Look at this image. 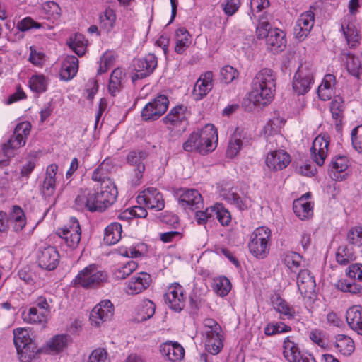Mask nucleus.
Listing matches in <instances>:
<instances>
[{
    "label": "nucleus",
    "mask_w": 362,
    "mask_h": 362,
    "mask_svg": "<svg viewBox=\"0 0 362 362\" xmlns=\"http://www.w3.org/2000/svg\"><path fill=\"white\" fill-rule=\"evenodd\" d=\"M276 78V74L272 69H260L252 79L249 100L258 107L268 105L274 97Z\"/></svg>",
    "instance_id": "nucleus-1"
},
{
    "label": "nucleus",
    "mask_w": 362,
    "mask_h": 362,
    "mask_svg": "<svg viewBox=\"0 0 362 362\" xmlns=\"http://www.w3.org/2000/svg\"><path fill=\"white\" fill-rule=\"evenodd\" d=\"M218 141V133L214 125L207 124L200 131L192 132L183 144V149L188 152L198 151L205 155L214 150Z\"/></svg>",
    "instance_id": "nucleus-2"
},
{
    "label": "nucleus",
    "mask_w": 362,
    "mask_h": 362,
    "mask_svg": "<svg viewBox=\"0 0 362 362\" xmlns=\"http://www.w3.org/2000/svg\"><path fill=\"white\" fill-rule=\"evenodd\" d=\"M92 179L100 184L96 192L99 199L98 202L104 210L115 202L117 196V189L114 182L106 176L104 163L93 171Z\"/></svg>",
    "instance_id": "nucleus-3"
},
{
    "label": "nucleus",
    "mask_w": 362,
    "mask_h": 362,
    "mask_svg": "<svg viewBox=\"0 0 362 362\" xmlns=\"http://www.w3.org/2000/svg\"><path fill=\"white\" fill-rule=\"evenodd\" d=\"M107 272L95 264H91L82 269L74 280L75 285L84 288H95L107 281Z\"/></svg>",
    "instance_id": "nucleus-4"
},
{
    "label": "nucleus",
    "mask_w": 362,
    "mask_h": 362,
    "mask_svg": "<svg viewBox=\"0 0 362 362\" xmlns=\"http://www.w3.org/2000/svg\"><path fill=\"white\" fill-rule=\"evenodd\" d=\"M13 341L21 362H30L37 352L35 343L31 339L29 332L23 328L13 331Z\"/></svg>",
    "instance_id": "nucleus-5"
},
{
    "label": "nucleus",
    "mask_w": 362,
    "mask_h": 362,
    "mask_svg": "<svg viewBox=\"0 0 362 362\" xmlns=\"http://www.w3.org/2000/svg\"><path fill=\"white\" fill-rule=\"evenodd\" d=\"M314 82V69L312 64L300 63L293 77V92L298 95H303L310 91Z\"/></svg>",
    "instance_id": "nucleus-6"
},
{
    "label": "nucleus",
    "mask_w": 362,
    "mask_h": 362,
    "mask_svg": "<svg viewBox=\"0 0 362 362\" xmlns=\"http://www.w3.org/2000/svg\"><path fill=\"white\" fill-rule=\"evenodd\" d=\"M271 230L267 227H259L250 235L248 248L250 253L258 259H264L269 252Z\"/></svg>",
    "instance_id": "nucleus-7"
},
{
    "label": "nucleus",
    "mask_w": 362,
    "mask_h": 362,
    "mask_svg": "<svg viewBox=\"0 0 362 362\" xmlns=\"http://www.w3.org/2000/svg\"><path fill=\"white\" fill-rule=\"evenodd\" d=\"M31 124L29 122H22L18 124L13 134L8 141L2 145V150L6 157H13L16 151L26 143L30 134Z\"/></svg>",
    "instance_id": "nucleus-8"
},
{
    "label": "nucleus",
    "mask_w": 362,
    "mask_h": 362,
    "mask_svg": "<svg viewBox=\"0 0 362 362\" xmlns=\"http://www.w3.org/2000/svg\"><path fill=\"white\" fill-rule=\"evenodd\" d=\"M205 349L213 355L218 354L223 346L221 327L213 320H208L205 324Z\"/></svg>",
    "instance_id": "nucleus-9"
},
{
    "label": "nucleus",
    "mask_w": 362,
    "mask_h": 362,
    "mask_svg": "<svg viewBox=\"0 0 362 362\" xmlns=\"http://www.w3.org/2000/svg\"><path fill=\"white\" fill-rule=\"evenodd\" d=\"M169 100L164 95H159L152 99L143 107L141 117L143 121H156L167 111Z\"/></svg>",
    "instance_id": "nucleus-10"
},
{
    "label": "nucleus",
    "mask_w": 362,
    "mask_h": 362,
    "mask_svg": "<svg viewBox=\"0 0 362 362\" xmlns=\"http://www.w3.org/2000/svg\"><path fill=\"white\" fill-rule=\"evenodd\" d=\"M56 234L64 240L69 247L76 248L81 238V228L78 221L71 217L68 224L57 230Z\"/></svg>",
    "instance_id": "nucleus-11"
},
{
    "label": "nucleus",
    "mask_w": 362,
    "mask_h": 362,
    "mask_svg": "<svg viewBox=\"0 0 362 362\" xmlns=\"http://www.w3.org/2000/svg\"><path fill=\"white\" fill-rule=\"evenodd\" d=\"M136 202L139 205L156 211H160L165 206L163 194L154 187H148L141 192L136 197Z\"/></svg>",
    "instance_id": "nucleus-12"
},
{
    "label": "nucleus",
    "mask_w": 362,
    "mask_h": 362,
    "mask_svg": "<svg viewBox=\"0 0 362 362\" xmlns=\"http://www.w3.org/2000/svg\"><path fill=\"white\" fill-rule=\"evenodd\" d=\"M157 65V57L152 53H149L144 57L135 59L133 63L135 74L132 76V81L148 76L153 72Z\"/></svg>",
    "instance_id": "nucleus-13"
},
{
    "label": "nucleus",
    "mask_w": 362,
    "mask_h": 362,
    "mask_svg": "<svg viewBox=\"0 0 362 362\" xmlns=\"http://www.w3.org/2000/svg\"><path fill=\"white\" fill-rule=\"evenodd\" d=\"M115 312L113 304L110 300H103L91 310L90 320L92 325L100 327L104 322L110 321Z\"/></svg>",
    "instance_id": "nucleus-14"
},
{
    "label": "nucleus",
    "mask_w": 362,
    "mask_h": 362,
    "mask_svg": "<svg viewBox=\"0 0 362 362\" xmlns=\"http://www.w3.org/2000/svg\"><path fill=\"white\" fill-rule=\"evenodd\" d=\"M168 307L175 312H180L185 305L186 297L183 287L177 283L170 285L164 295Z\"/></svg>",
    "instance_id": "nucleus-15"
},
{
    "label": "nucleus",
    "mask_w": 362,
    "mask_h": 362,
    "mask_svg": "<svg viewBox=\"0 0 362 362\" xmlns=\"http://www.w3.org/2000/svg\"><path fill=\"white\" fill-rule=\"evenodd\" d=\"M330 143L329 136L320 134L313 141L310 148L311 157L319 166H322L327 156Z\"/></svg>",
    "instance_id": "nucleus-16"
},
{
    "label": "nucleus",
    "mask_w": 362,
    "mask_h": 362,
    "mask_svg": "<svg viewBox=\"0 0 362 362\" xmlns=\"http://www.w3.org/2000/svg\"><path fill=\"white\" fill-rule=\"evenodd\" d=\"M98 202L99 199L95 189L81 190L75 199V204L78 209H86L90 211L103 210Z\"/></svg>",
    "instance_id": "nucleus-17"
},
{
    "label": "nucleus",
    "mask_w": 362,
    "mask_h": 362,
    "mask_svg": "<svg viewBox=\"0 0 362 362\" xmlns=\"http://www.w3.org/2000/svg\"><path fill=\"white\" fill-rule=\"evenodd\" d=\"M297 286L304 299H312L315 296V280L308 269L299 271L297 276Z\"/></svg>",
    "instance_id": "nucleus-18"
},
{
    "label": "nucleus",
    "mask_w": 362,
    "mask_h": 362,
    "mask_svg": "<svg viewBox=\"0 0 362 362\" xmlns=\"http://www.w3.org/2000/svg\"><path fill=\"white\" fill-rule=\"evenodd\" d=\"M59 254L55 247L47 246L39 250L37 262L39 266L46 270L52 271L59 262Z\"/></svg>",
    "instance_id": "nucleus-19"
},
{
    "label": "nucleus",
    "mask_w": 362,
    "mask_h": 362,
    "mask_svg": "<svg viewBox=\"0 0 362 362\" xmlns=\"http://www.w3.org/2000/svg\"><path fill=\"white\" fill-rule=\"evenodd\" d=\"M315 23V13L308 10L300 14L293 29V33L300 40H304L310 33Z\"/></svg>",
    "instance_id": "nucleus-20"
},
{
    "label": "nucleus",
    "mask_w": 362,
    "mask_h": 362,
    "mask_svg": "<svg viewBox=\"0 0 362 362\" xmlns=\"http://www.w3.org/2000/svg\"><path fill=\"white\" fill-rule=\"evenodd\" d=\"M179 204L185 209L197 210L203 206V199L200 193L194 189H184L179 197Z\"/></svg>",
    "instance_id": "nucleus-21"
},
{
    "label": "nucleus",
    "mask_w": 362,
    "mask_h": 362,
    "mask_svg": "<svg viewBox=\"0 0 362 362\" xmlns=\"http://www.w3.org/2000/svg\"><path fill=\"white\" fill-rule=\"evenodd\" d=\"M291 162L290 155L283 150L271 151L266 158V164L272 170H281Z\"/></svg>",
    "instance_id": "nucleus-22"
},
{
    "label": "nucleus",
    "mask_w": 362,
    "mask_h": 362,
    "mask_svg": "<svg viewBox=\"0 0 362 362\" xmlns=\"http://www.w3.org/2000/svg\"><path fill=\"white\" fill-rule=\"evenodd\" d=\"M310 195L305 193L293 202V212L300 220L310 219L313 216V203L308 200Z\"/></svg>",
    "instance_id": "nucleus-23"
},
{
    "label": "nucleus",
    "mask_w": 362,
    "mask_h": 362,
    "mask_svg": "<svg viewBox=\"0 0 362 362\" xmlns=\"http://www.w3.org/2000/svg\"><path fill=\"white\" fill-rule=\"evenodd\" d=\"M161 354L172 362H177L184 358L185 349L177 341H167L160 346Z\"/></svg>",
    "instance_id": "nucleus-24"
},
{
    "label": "nucleus",
    "mask_w": 362,
    "mask_h": 362,
    "mask_svg": "<svg viewBox=\"0 0 362 362\" xmlns=\"http://www.w3.org/2000/svg\"><path fill=\"white\" fill-rule=\"evenodd\" d=\"M213 76L211 71H206L199 76L194 86L192 92L193 96L196 100H202L212 89Z\"/></svg>",
    "instance_id": "nucleus-25"
},
{
    "label": "nucleus",
    "mask_w": 362,
    "mask_h": 362,
    "mask_svg": "<svg viewBox=\"0 0 362 362\" xmlns=\"http://www.w3.org/2000/svg\"><path fill=\"white\" fill-rule=\"evenodd\" d=\"M264 39L267 48L274 53L283 51L286 46V34L279 28L270 30Z\"/></svg>",
    "instance_id": "nucleus-26"
},
{
    "label": "nucleus",
    "mask_w": 362,
    "mask_h": 362,
    "mask_svg": "<svg viewBox=\"0 0 362 362\" xmlns=\"http://www.w3.org/2000/svg\"><path fill=\"white\" fill-rule=\"evenodd\" d=\"M187 108L184 105H177L170 110L162 121L168 129H173L182 125L186 122Z\"/></svg>",
    "instance_id": "nucleus-27"
},
{
    "label": "nucleus",
    "mask_w": 362,
    "mask_h": 362,
    "mask_svg": "<svg viewBox=\"0 0 362 362\" xmlns=\"http://www.w3.org/2000/svg\"><path fill=\"white\" fill-rule=\"evenodd\" d=\"M69 341L70 337L66 334L54 335L47 341L43 350L48 354H58L67 347Z\"/></svg>",
    "instance_id": "nucleus-28"
},
{
    "label": "nucleus",
    "mask_w": 362,
    "mask_h": 362,
    "mask_svg": "<svg viewBox=\"0 0 362 362\" xmlns=\"http://www.w3.org/2000/svg\"><path fill=\"white\" fill-rule=\"evenodd\" d=\"M151 282V276L146 272H141L132 278L127 286V293L136 295L146 289Z\"/></svg>",
    "instance_id": "nucleus-29"
},
{
    "label": "nucleus",
    "mask_w": 362,
    "mask_h": 362,
    "mask_svg": "<svg viewBox=\"0 0 362 362\" xmlns=\"http://www.w3.org/2000/svg\"><path fill=\"white\" fill-rule=\"evenodd\" d=\"M58 165L52 163L47 167L45 178L42 186V193L44 197H49L54 195L56 190V175Z\"/></svg>",
    "instance_id": "nucleus-30"
},
{
    "label": "nucleus",
    "mask_w": 362,
    "mask_h": 362,
    "mask_svg": "<svg viewBox=\"0 0 362 362\" xmlns=\"http://www.w3.org/2000/svg\"><path fill=\"white\" fill-rule=\"evenodd\" d=\"M271 303L274 310L281 316V318L288 320L294 318L295 308L279 294L275 293L272 296Z\"/></svg>",
    "instance_id": "nucleus-31"
},
{
    "label": "nucleus",
    "mask_w": 362,
    "mask_h": 362,
    "mask_svg": "<svg viewBox=\"0 0 362 362\" xmlns=\"http://www.w3.org/2000/svg\"><path fill=\"white\" fill-rule=\"evenodd\" d=\"M349 160L345 156H337L332 158L330 167L332 177L336 180H343L347 175Z\"/></svg>",
    "instance_id": "nucleus-32"
},
{
    "label": "nucleus",
    "mask_w": 362,
    "mask_h": 362,
    "mask_svg": "<svg viewBox=\"0 0 362 362\" xmlns=\"http://www.w3.org/2000/svg\"><path fill=\"white\" fill-rule=\"evenodd\" d=\"M78 69V59L74 55H68L64 59L59 72L60 78L64 81L72 79Z\"/></svg>",
    "instance_id": "nucleus-33"
},
{
    "label": "nucleus",
    "mask_w": 362,
    "mask_h": 362,
    "mask_svg": "<svg viewBox=\"0 0 362 362\" xmlns=\"http://www.w3.org/2000/svg\"><path fill=\"white\" fill-rule=\"evenodd\" d=\"M346 317L350 328L362 335V307L354 305L349 308Z\"/></svg>",
    "instance_id": "nucleus-34"
},
{
    "label": "nucleus",
    "mask_w": 362,
    "mask_h": 362,
    "mask_svg": "<svg viewBox=\"0 0 362 362\" xmlns=\"http://www.w3.org/2000/svg\"><path fill=\"white\" fill-rule=\"evenodd\" d=\"M283 356L288 362H295L303 353H301L294 337L288 336L283 342Z\"/></svg>",
    "instance_id": "nucleus-35"
},
{
    "label": "nucleus",
    "mask_w": 362,
    "mask_h": 362,
    "mask_svg": "<svg viewBox=\"0 0 362 362\" xmlns=\"http://www.w3.org/2000/svg\"><path fill=\"white\" fill-rule=\"evenodd\" d=\"M124 78L125 74L121 69L117 68L112 71L108 84V91L111 95L115 96L120 92L123 87Z\"/></svg>",
    "instance_id": "nucleus-36"
},
{
    "label": "nucleus",
    "mask_w": 362,
    "mask_h": 362,
    "mask_svg": "<svg viewBox=\"0 0 362 362\" xmlns=\"http://www.w3.org/2000/svg\"><path fill=\"white\" fill-rule=\"evenodd\" d=\"M175 40V52L179 54H183L192 42L191 36L185 28H180L176 30Z\"/></svg>",
    "instance_id": "nucleus-37"
},
{
    "label": "nucleus",
    "mask_w": 362,
    "mask_h": 362,
    "mask_svg": "<svg viewBox=\"0 0 362 362\" xmlns=\"http://www.w3.org/2000/svg\"><path fill=\"white\" fill-rule=\"evenodd\" d=\"M281 260L287 269L293 273H296L301 269V262L303 256L296 252L288 251L285 252L281 256Z\"/></svg>",
    "instance_id": "nucleus-38"
},
{
    "label": "nucleus",
    "mask_w": 362,
    "mask_h": 362,
    "mask_svg": "<svg viewBox=\"0 0 362 362\" xmlns=\"http://www.w3.org/2000/svg\"><path fill=\"white\" fill-rule=\"evenodd\" d=\"M286 122L285 119L279 112H274L271 119L264 127L265 134L268 136L278 134L281 132L282 127Z\"/></svg>",
    "instance_id": "nucleus-39"
},
{
    "label": "nucleus",
    "mask_w": 362,
    "mask_h": 362,
    "mask_svg": "<svg viewBox=\"0 0 362 362\" xmlns=\"http://www.w3.org/2000/svg\"><path fill=\"white\" fill-rule=\"evenodd\" d=\"M22 315L25 322L39 324L43 326L47 322L49 317V315L39 311L36 307L30 308L28 311H24Z\"/></svg>",
    "instance_id": "nucleus-40"
},
{
    "label": "nucleus",
    "mask_w": 362,
    "mask_h": 362,
    "mask_svg": "<svg viewBox=\"0 0 362 362\" xmlns=\"http://www.w3.org/2000/svg\"><path fill=\"white\" fill-rule=\"evenodd\" d=\"M272 19L271 14L266 12L262 13L258 17V23L256 26V35L259 40L264 39L267 35L270 33V30H273L270 21Z\"/></svg>",
    "instance_id": "nucleus-41"
},
{
    "label": "nucleus",
    "mask_w": 362,
    "mask_h": 362,
    "mask_svg": "<svg viewBox=\"0 0 362 362\" xmlns=\"http://www.w3.org/2000/svg\"><path fill=\"white\" fill-rule=\"evenodd\" d=\"M245 136L242 134L238 130L233 134L228 142L226 150V156L230 158L235 157L243 146V140Z\"/></svg>",
    "instance_id": "nucleus-42"
},
{
    "label": "nucleus",
    "mask_w": 362,
    "mask_h": 362,
    "mask_svg": "<svg viewBox=\"0 0 362 362\" xmlns=\"http://www.w3.org/2000/svg\"><path fill=\"white\" fill-rule=\"evenodd\" d=\"M146 157V153L145 151H141L139 152L136 151H131L127 158L128 163L131 165L135 167V171L136 177H141L142 173L145 170V166L143 163V160Z\"/></svg>",
    "instance_id": "nucleus-43"
},
{
    "label": "nucleus",
    "mask_w": 362,
    "mask_h": 362,
    "mask_svg": "<svg viewBox=\"0 0 362 362\" xmlns=\"http://www.w3.org/2000/svg\"><path fill=\"white\" fill-rule=\"evenodd\" d=\"M335 348L343 355H350L355 349L353 339L345 334H338L336 336Z\"/></svg>",
    "instance_id": "nucleus-44"
},
{
    "label": "nucleus",
    "mask_w": 362,
    "mask_h": 362,
    "mask_svg": "<svg viewBox=\"0 0 362 362\" xmlns=\"http://www.w3.org/2000/svg\"><path fill=\"white\" fill-rule=\"evenodd\" d=\"M122 225L114 222L107 226L105 230L104 240L107 245L117 243L122 237Z\"/></svg>",
    "instance_id": "nucleus-45"
},
{
    "label": "nucleus",
    "mask_w": 362,
    "mask_h": 362,
    "mask_svg": "<svg viewBox=\"0 0 362 362\" xmlns=\"http://www.w3.org/2000/svg\"><path fill=\"white\" fill-rule=\"evenodd\" d=\"M68 46L79 57L85 54L87 47V40L84 35L76 33L69 37L67 41Z\"/></svg>",
    "instance_id": "nucleus-46"
},
{
    "label": "nucleus",
    "mask_w": 362,
    "mask_h": 362,
    "mask_svg": "<svg viewBox=\"0 0 362 362\" xmlns=\"http://www.w3.org/2000/svg\"><path fill=\"white\" fill-rule=\"evenodd\" d=\"M8 221L15 231L18 232L23 229L26 224V218L23 209L20 206H14L13 207Z\"/></svg>",
    "instance_id": "nucleus-47"
},
{
    "label": "nucleus",
    "mask_w": 362,
    "mask_h": 362,
    "mask_svg": "<svg viewBox=\"0 0 362 362\" xmlns=\"http://www.w3.org/2000/svg\"><path fill=\"white\" fill-rule=\"evenodd\" d=\"M341 30L343 32L350 47H355L360 44L361 37L354 25L351 23L346 25L344 23H342L341 25Z\"/></svg>",
    "instance_id": "nucleus-48"
},
{
    "label": "nucleus",
    "mask_w": 362,
    "mask_h": 362,
    "mask_svg": "<svg viewBox=\"0 0 362 362\" xmlns=\"http://www.w3.org/2000/svg\"><path fill=\"white\" fill-rule=\"evenodd\" d=\"M223 196L230 204L235 205L240 210L247 209L251 206V199L247 197H240L235 192L229 191Z\"/></svg>",
    "instance_id": "nucleus-49"
},
{
    "label": "nucleus",
    "mask_w": 362,
    "mask_h": 362,
    "mask_svg": "<svg viewBox=\"0 0 362 362\" xmlns=\"http://www.w3.org/2000/svg\"><path fill=\"white\" fill-rule=\"evenodd\" d=\"M356 259L353 247L349 245L339 246L336 252V260L341 265H346Z\"/></svg>",
    "instance_id": "nucleus-50"
},
{
    "label": "nucleus",
    "mask_w": 362,
    "mask_h": 362,
    "mask_svg": "<svg viewBox=\"0 0 362 362\" xmlns=\"http://www.w3.org/2000/svg\"><path fill=\"white\" fill-rule=\"evenodd\" d=\"M49 80L43 74L33 75L29 79L31 90L37 93H42L47 90Z\"/></svg>",
    "instance_id": "nucleus-51"
},
{
    "label": "nucleus",
    "mask_w": 362,
    "mask_h": 362,
    "mask_svg": "<svg viewBox=\"0 0 362 362\" xmlns=\"http://www.w3.org/2000/svg\"><path fill=\"white\" fill-rule=\"evenodd\" d=\"M213 291L219 296L224 297L228 294L231 289L229 279L225 276H220L214 280Z\"/></svg>",
    "instance_id": "nucleus-52"
},
{
    "label": "nucleus",
    "mask_w": 362,
    "mask_h": 362,
    "mask_svg": "<svg viewBox=\"0 0 362 362\" xmlns=\"http://www.w3.org/2000/svg\"><path fill=\"white\" fill-rule=\"evenodd\" d=\"M138 267V264L134 260H129L127 263L118 267L113 273L116 279H124L132 274Z\"/></svg>",
    "instance_id": "nucleus-53"
},
{
    "label": "nucleus",
    "mask_w": 362,
    "mask_h": 362,
    "mask_svg": "<svg viewBox=\"0 0 362 362\" xmlns=\"http://www.w3.org/2000/svg\"><path fill=\"white\" fill-rule=\"evenodd\" d=\"M116 22V14L114 10L107 8L100 16V25L106 32H110Z\"/></svg>",
    "instance_id": "nucleus-54"
},
{
    "label": "nucleus",
    "mask_w": 362,
    "mask_h": 362,
    "mask_svg": "<svg viewBox=\"0 0 362 362\" xmlns=\"http://www.w3.org/2000/svg\"><path fill=\"white\" fill-rule=\"evenodd\" d=\"M42 11L45 18L53 21L58 20L61 15V8L54 1H47L42 5Z\"/></svg>",
    "instance_id": "nucleus-55"
},
{
    "label": "nucleus",
    "mask_w": 362,
    "mask_h": 362,
    "mask_svg": "<svg viewBox=\"0 0 362 362\" xmlns=\"http://www.w3.org/2000/svg\"><path fill=\"white\" fill-rule=\"evenodd\" d=\"M291 330V327L286 325L284 322H269L264 327V334L267 336H273L278 334L288 332Z\"/></svg>",
    "instance_id": "nucleus-56"
},
{
    "label": "nucleus",
    "mask_w": 362,
    "mask_h": 362,
    "mask_svg": "<svg viewBox=\"0 0 362 362\" xmlns=\"http://www.w3.org/2000/svg\"><path fill=\"white\" fill-rule=\"evenodd\" d=\"M337 288L342 292H347L351 294L360 293L362 287L360 284L348 279H340L336 284Z\"/></svg>",
    "instance_id": "nucleus-57"
},
{
    "label": "nucleus",
    "mask_w": 362,
    "mask_h": 362,
    "mask_svg": "<svg viewBox=\"0 0 362 362\" xmlns=\"http://www.w3.org/2000/svg\"><path fill=\"white\" fill-rule=\"evenodd\" d=\"M47 26L45 23L35 21L31 17H25L17 23L16 28L21 32L28 31L30 29L45 28Z\"/></svg>",
    "instance_id": "nucleus-58"
},
{
    "label": "nucleus",
    "mask_w": 362,
    "mask_h": 362,
    "mask_svg": "<svg viewBox=\"0 0 362 362\" xmlns=\"http://www.w3.org/2000/svg\"><path fill=\"white\" fill-rule=\"evenodd\" d=\"M144 250V244H136V245L121 246L119 247V253L124 257L136 258L141 257Z\"/></svg>",
    "instance_id": "nucleus-59"
},
{
    "label": "nucleus",
    "mask_w": 362,
    "mask_h": 362,
    "mask_svg": "<svg viewBox=\"0 0 362 362\" xmlns=\"http://www.w3.org/2000/svg\"><path fill=\"white\" fill-rule=\"evenodd\" d=\"M345 108L344 102L341 96H335L331 102L330 110L335 120H341Z\"/></svg>",
    "instance_id": "nucleus-60"
},
{
    "label": "nucleus",
    "mask_w": 362,
    "mask_h": 362,
    "mask_svg": "<svg viewBox=\"0 0 362 362\" xmlns=\"http://www.w3.org/2000/svg\"><path fill=\"white\" fill-rule=\"evenodd\" d=\"M156 305L153 301L146 299L141 304L139 310V320L144 321L150 319L155 313Z\"/></svg>",
    "instance_id": "nucleus-61"
},
{
    "label": "nucleus",
    "mask_w": 362,
    "mask_h": 362,
    "mask_svg": "<svg viewBox=\"0 0 362 362\" xmlns=\"http://www.w3.org/2000/svg\"><path fill=\"white\" fill-rule=\"evenodd\" d=\"M214 216H216L222 226H228L231 221L230 212L221 204H216L213 206Z\"/></svg>",
    "instance_id": "nucleus-62"
},
{
    "label": "nucleus",
    "mask_w": 362,
    "mask_h": 362,
    "mask_svg": "<svg viewBox=\"0 0 362 362\" xmlns=\"http://www.w3.org/2000/svg\"><path fill=\"white\" fill-rule=\"evenodd\" d=\"M87 362H111V361L107 349L98 347L90 352Z\"/></svg>",
    "instance_id": "nucleus-63"
},
{
    "label": "nucleus",
    "mask_w": 362,
    "mask_h": 362,
    "mask_svg": "<svg viewBox=\"0 0 362 362\" xmlns=\"http://www.w3.org/2000/svg\"><path fill=\"white\" fill-rule=\"evenodd\" d=\"M347 240L351 245L362 248V226L351 228L348 232Z\"/></svg>",
    "instance_id": "nucleus-64"
}]
</instances>
